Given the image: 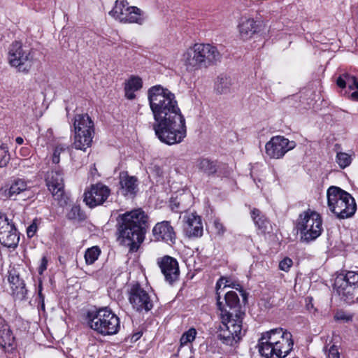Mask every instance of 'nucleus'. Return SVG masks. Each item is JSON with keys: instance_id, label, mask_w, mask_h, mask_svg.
I'll return each mask as SVG.
<instances>
[{"instance_id": "f257e3e1", "label": "nucleus", "mask_w": 358, "mask_h": 358, "mask_svg": "<svg viewBox=\"0 0 358 358\" xmlns=\"http://www.w3.org/2000/svg\"><path fill=\"white\" fill-rule=\"evenodd\" d=\"M148 99L155 120L152 128L158 139L169 145L181 143L187 136L186 122L175 94L157 85L148 90Z\"/></svg>"}, {"instance_id": "f03ea898", "label": "nucleus", "mask_w": 358, "mask_h": 358, "mask_svg": "<svg viewBox=\"0 0 358 358\" xmlns=\"http://www.w3.org/2000/svg\"><path fill=\"white\" fill-rule=\"evenodd\" d=\"M147 217L141 210L127 212L118 217V231L120 243L129 248V252L137 251L144 240Z\"/></svg>"}, {"instance_id": "7ed1b4c3", "label": "nucleus", "mask_w": 358, "mask_h": 358, "mask_svg": "<svg viewBox=\"0 0 358 358\" xmlns=\"http://www.w3.org/2000/svg\"><path fill=\"white\" fill-rule=\"evenodd\" d=\"M227 283L228 280L224 278H221L216 283L217 305L222 313H226L225 315L222 317L217 336L223 344L234 346L239 342L243 336V318L237 313L234 315L227 312L225 305L221 301L222 289L231 286Z\"/></svg>"}, {"instance_id": "20e7f679", "label": "nucleus", "mask_w": 358, "mask_h": 358, "mask_svg": "<svg viewBox=\"0 0 358 358\" xmlns=\"http://www.w3.org/2000/svg\"><path fill=\"white\" fill-rule=\"evenodd\" d=\"M293 345L291 333L282 328L263 333L258 343L259 352L266 358L285 357L292 350Z\"/></svg>"}, {"instance_id": "39448f33", "label": "nucleus", "mask_w": 358, "mask_h": 358, "mask_svg": "<svg viewBox=\"0 0 358 358\" xmlns=\"http://www.w3.org/2000/svg\"><path fill=\"white\" fill-rule=\"evenodd\" d=\"M327 197L329 209L338 218H349L355 213L357 204L355 199L340 187H330L327 189Z\"/></svg>"}, {"instance_id": "423d86ee", "label": "nucleus", "mask_w": 358, "mask_h": 358, "mask_svg": "<svg viewBox=\"0 0 358 358\" xmlns=\"http://www.w3.org/2000/svg\"><path fill=\"white\" fill-rule=\"evenodd\" d=\"M87 323L92 329L102 336L116 334L120 328L119 317L107 308L89 313Z\"/></svg>"}, {"instance_id": "0eeeda50", "label": "nucleus", "mask_w": 358, "mask_h": 358, "mask_svg": "<svg viewBox=\"0 0 358 358\" xmlns=\"http://www.w3.org/2000/svg\"><path fill=\"white\" fill-rule=\"evenodd\" d=\"M296 227L301 239L306 243L315 241L323 231L322 220L320 215L310 209L299 215Z\"/></svg>"}, {"instance_id": "6e6552de", "label": "nucleus", "mask_w": 358, "mask_h": 358, "mask_svg": "<svg viewBox=\"0 0 358 358\" xmlns=\"http://www.w3.org/2000/svg\"><path fill=\"white\" fill-rule=\"evenodd\" d=\"M74 146L78 150H85L92 141L94 133V123L87 114H78L75 116Z\"/></svg>"}, {"instance_id": "1a4fd4ad", "label": "nucleus", "mask_w": 358, "mask_h": 358, "mask_svg": "<svg viewBox=\"0 0 358 358\" xmlns=\"http://www.w3.org/2000/svg\"><path fill=\"white\" fill-rule=\"evenodd\" d=\"M7 59L11 66L24 73L31 69L34 60L31 50L19 41H15L9 46Z\"/></svg>"}, {"instance_id": "9d476101", "label": "nucleus", "mask_w": 358, "mask_h": 358, "mask_svg": "<svg viewBox=\"0 0 358 358\" xmlns=\"http://www.w3.org/2000/svg\"><path fill=\"white\" fill-rule=\"evenodd\" d=\"M109 14L115 20L124 23L142 24L141 10L136 6H130L127 0H117Z\"/></svg>"}, {"instance_id": "9b49d317", "label": "nucleus", "mask_w": 358, "mask_h": 358, "mask_svg": "<svg viewBox=\"0 0 358 358\" xmlns=\"http://www.w3.org/2000/svg\"><path fill=\"white\" fill-rule=\"evenodd\" d=\"M296 143L282 136H273L265 145L266 155L271 159H281L296 147Z\"/></svg>"}, {"instance_id": "f8f14e48", "label": "nucleus", "mask_w": 358, "mask_h": 358, "mask_svg": "<svg viewBox=\"0 0 358 358\" xmlns=\"http://www.w3.org/2000/svg\"><path fill=\"white\" fill-rule=\"evenodd\" d=\"M30 182L23 178H14L10 180L8 187L4 191V195L12 200H26L31 198L33 192Z\"/></svg>"}, {"instance_id": "ddd939ff", "label": "nucleus", "mask_w": 358, "mask_h": 358, "mask_svg": "<svg viewBox=\"0 0 358 358\" xmlns=\"http://www.w3.org/2000/svg\"><path fill=\"white\" fill-rule=\"evenodd\" d=\"M19 241L14 223L6 215H0V243L6 248H15Z\"/></svg>"}, {"instance_id": "4468645a", "label": "nucleus", "mask_w": 358, "mask_h": 358, "mask_svg": "<svg viewBox=\"0 0 358 358\" xmlns=\"http://www.w3.org/2000/svg\"><path fill=\"white\" fill-rule=\"evenodd\" d=\"M129 300L133 308L138 312H148L153 307L149 294L138 283L131 286Z\"/></svg>"}, {"instance_id": "2eb2a0df", "label": "nucleus", "mask_w": 358, "mask_h": 358, "mask_svg": "<svg viewBox=\"0 0 358 358\" xmlns=\"http://www.w3.org/2000/svg\"><path fill=\"white\" fill-rule=\"evenodd\" d=\"M110 189L106 185L98 182L92 185L85 192L84 201L86 205L90 208H94L102 205L109 197Z\"/></svg>"}, {"instance_id": "dca6fc26", "label": "nucleus", "mask_w": 358, "mask_h": 358, "mask_svg": "<svg viewBox=\"0 0 358 358\" xmlns=\"http://www.w3.org/2000/svg\"><path fill=\"white\" fill-rule=\"evenodd\" d=\"M63 176L64 173L59 167L48 171L45 175V181L48 189L57 200H60L64 193Z\"/></svg>"}, {"instance_id": "f3484780", "label": "nucleus", "mask_w": 358, "mask_h": 358, "mask_svg": "<svg viewBox=\"0 0 358 358\" xmlns=\"http://www.w3.org/2000/svg\"><path fill=\"white\" fill-rule=\"evenodd\" d=\"M201 68L215 64L221 58L217 48L209 43H195Z\"/></svg>"}, {"instance_id": "a211bd4d", "label": "nucleus", "mask_w": 358, "mask_h": 358, "mask_svg": "<svg viewBox=\"0 0 358 358\" xmlns=\"http://www.w3.org/2000/svg\"><path fill=\"white\" fill-rule=\"evenodd\" d=\"M157 264L167 282L172 285L178 280L180 269L178 262L175 258L166 255L159 259Z\"/></svg>"}, {"instance_id": "6ab92c4d", "label": "nucleus", "mask_w": 358, "mask_h": 358, "mask_svg": "<svg viewBox=\"0 0 358 358\" xmlns=\"http://www.w3.org/2000/svg\"><path fill=\"white\" fill-rule=\"evenodd\" d=\"M262 27V22L253 18L242 17L238 24L239 34L242 40L248 41L258 34Z\"/></svg>"}, {"instance_id": "aec40b11", "label": "nucleus", "mask_w": 358, "mask_h": 358, "mask_svg": "<svg viewBox=\"0 0 358 358\" xmlns=\"http://www.w3.org/2000/svg\"><path fill=\"white\" fill-rule=\"evenodd\" d=\"M198 55L195 44L183 51L180 57V62L186 71L193 73L202 69Z\"/></svg>"}, {"instance_id": "412c9836", "label": "nucleus", "mask_w": 358, "mask_h": 358, "mask_svg": "<svg viewBox=\"0 0 358 358\" xmlns=\"http://www.w3.org/2000/svg\"><path fill=\"white\" fill-rule=\"evenodd\" d=\"M152 233L157 241H164L169 244L173 243L176 239L173 228L168 221H162L156 224L152 229Z\"/></svg>"}, {"instance_id": "4be33fe9", "label": "nucleus", "mask_w": 358, "mask_h": 358, "mask_svg": "<svg viewBox=\"0 0 358 358\" xmlns=\"http://www.w3.org/2000/svg\"><path fill=\"white\" fill-rule=\"evenodd\" d=\"M120 193L126 197L134 198L137 192L138 181L136 177L129 176L127 172L120 173Z\"/></svg>"}, {"instance_id": "5701e85b", "label": "nucleus", "mask_w": 358, "mask_h": 358, "mask_svg": "<svg viewBox=\"0 0 358 358\" xmlns=\"http://www.w3.org/2000/svg\"><path fill=\"white\" fill-rule=\"evenodd\" d=\"M340 280H336L334 287L338 294L341 299L348 303H354L358 300V285L346 284V282H340Z\"/></svg>"}, {"instance_id": "b1692460", "label": "nucleus", "mask_w": 358, "mask_h": 358, "mask_svg": "<svg viewBox=\"0 0 358 358\" xmlns=\"http://www.w3.org/2000/svg\"><path fill=\"white\" fill-rule=\"evenodd\" d=\"M184 229L189 237H200L203 234V224L201 217L195 213L185 217Z\"/></svg>"}, {"instance_id": "393cba45", "label": "nucleus", "mask_w": 358, "mask_h": 358, "mask_svg": "<svg viewBox=\"0 0 358 358\" xmlns=\"http://www.w3.org/2000/svg\"><path fill=\"white\" fill-rule=\"evenodd\" d=\"M336 84L341 88L348 87L350 90H355L350 94V98L353 101H358V80L355 76L343 73L337 78Z\"/></svg>"}, {"instance_id": "a878e982", "label": "nucleus", "mask_w": 358, "mask_h": 358, "mask_svg": "<svg viewBox=\"0 0 358 358\" xmlns=\"http://www.w3.org/2000/svg\"><path fill=\"white\" fill-rule=\"evenodd\" d=\"M15 343V337L9 325L0 317V346L6 350L13 349Z\"/></svg>"}, {"instance_id": "bb28decb", "label": "nucleus", "mask_w": 358, "mask_h": 358, "mask_svg": "<svg viewBox=\"0 0 358 358\" xmlns=\"http://www.w3.org/2000/svg\"><path fill=\"white\" fill-rule=\"evenodd\" d=\"M142 87V80L138 76H131L125 83V96L128 99L136 97L135 92Z\"/></svg>"}, {"instance_id": "cd10ccee", "label": "nucleus", "mask_w": 358, "mask_h": 358, "mask_svg": "<svg viewBox=\"0 0 358 358\" xmlns=\"http://www.w3.org/2000/svg\"><path fill=\"white\" fill-rule=\"evenodd\" d=\"M8 281L14 293L24 296L26 292L25 284L18 275L10 273L8 277Z\"/></svg>"}, {"instance_id": "c85d7f7f", "label": "nucleus", "mask_w": 358, "mask_h": 358, "mask_svg": "<svg viewBox=\"0 0 358 358\" xmlns=\"http://www.w3.org/2000/svg\"><path fill=\"white\" fill-rule=\"evenodd\" d=\"M232 85L231 78L227 76H218L215 84V89L220 94H227L230 92Z\"/></svg>"}, {"instance_id": "c756f323", "label": "nucleus", "mask_w": 358, "mask_h": 358, "mask_svg": "<svg viewBox=\"0 0 358 358\" xmlns=\"http://www.w3.org/2000/svg\"><path fill=\"white\" fill-rule=\"evenodd\" d=\"M251 215L255 225L263 232H265L269 224V222L265 216L258 209H253Z\"/></svg>"}, {"instance_id": "7c9ffc66", "label": "nucleus", "mask_w": 358, "mask_h": 358, "mask_svg": "<svg viewBox=\"0 0 358 358\" xmlns=\"http://www.w3.org/2000/svg\"><path fill=\"white\" fill-rule=\"evenodd\" d=\"M101 255V250L98 246L87 248L85 252V260L87 265L94 264Z\"/></svg>"}, {"instance_id": "2f4dec72", "label": "nucleus", "mask_w": 358, "mask_h": 358, "mask_svg": "<svg viewBox=\"0 0 358 358\" xmlns=\"http://www.w3.org/2000/svg\"><path fill=\"white\" fill-rule=\"evenodd\" d=\"M66 217L69 220L73 221H82L85 218V214L82 212L80 206H72L70 210L68 212Z\"/></svg>"}, {"instance_id": "473e14b6", "label": "nucleus", "mask_w": 358, "mask_h": 358, "mask_svg": "<svg viewBox=\"0 0 358 358\" xmlns=\"http://www.w3.org/2000/svg\"><path fill=\"white\" fill-rule=\"evenodd\" d=\"M352 160V156L346 152H338L336 154V162L338 164L341 169H343L350 166Z\"/></svg>"}, {"instance_id": "72a5a7b5", "label": "nucleus", "mask_w": 358, "mask_h": 358, "mask_svg": "<svg viewBox=\"0 0 358 358\" xmlns=\"http://www.w3.org/2000/svg\"><path fill=\"white\" fill-rule=\"evenodd\" d=\"M197 167L208 175L214 173L216 171V168L213 162L207 159H200L197 163Z\"/></svg>"}, {"instance_id": "f704fd0d", "label": "nucleus", "mask_w": 358, "mask_h": 358, "mask_svg": "<svg viewBox=\"0 0 358 358\" xmlns=\"http://www.w3.org/2000/svg\"><path fill=\"white\" fill-rule=\"evenodd\" d=\"M225 305L230 308H235L239 303V298L234 291H228L224 294Z\"/></svg>"}, {"instance_id": "c9c22d12", "label": "nucleus", "mask_w": 358, "mask_h": 358, "mask_svg": "<svg viewBox=\"0 0 358 358\" xmlns=\"http://www.w3.org/2000/svg\"><path fill=\"white\" fill-rule=\"evenodd\" d=\"M10 159L7 145L0 141V168L6 166Z\"/></svg>"}, {"instance_id": "e433bc0d", "label": "nucleus", "mask_w": 358, "mask_h": 358, "mask_svg": "<svg viewBox=\"0 0 358 358\" xmlns=\"http://www.w3.org/2000/svg\"><path fill=\"white\" fill-rule=\"evenodd\" d=\"M340 282H346L354 286L358 285V273L355 271H348L343 278H337Z\"/></svg>"}, {"instance_id": "4c0bfd02", "label": "nucleus", "mask_w": 358, "mask_h": 358, "mask_svg": "<svg viewBox=\"0 0 358 358\" xmlns=\"http://www.w3.org/2000/svg\"><path fill=\"white\" fill-rule=\"evenodd\" d=\"M196 336V331L194 328H191L183 333L180 340V346H184L187 343H192L195 339Z\"/></svg>"}, {"instance_id": "58836bf2", "label": "nucleus", "mask_w": 358, "mask_h": 358, "mask_svg": "<svg viewBox=\"0 0 358 358\" xmlns=\"http://www.w3.org/2000/svg\"><path fill=\"white\" fill-rule=\"evenodd\" d=\"M66 147L64 145H57L52 154V160L54 164H58L59 162V156L60 154L66 150Z\"/></svg>"}, {"instance_id": "ea45409f", "label": "nucleus", "mask_w": 358, "mask_h": 358, "mask_svg": "<svg viewBox=\"0 0 358 358\" xmlns=\"http://www.w3.org/2000/svg\"><path fill=\"white\" fill-rule=\"evenodd\" d=\"M324 351L326 353L327 358H340V353L337 346L332 345L329 349L324 347Z\"/></svg>"}, {"instance_id": "a19ab883", "label": "nucleus", "mask_w": 358, "mask_h": 358, "mask_svg": "<svg viewBox=\"0 0 358 358\" xmlns=\"http://www.w3.org/2000/svg\"><path fill=\"white\" fill-rule=\"evenodd\" d=\"M292 265V260L289 257H285L279 262V269L285 272H288Z\"/></svg>"}, {"instance_id": "79ce46f5", "label": "nucleus", "mask_w": 358, "mask_h": 358, "mask_svg": "<svg viewBox=\"0 0 358 358\" xmlns=\"http://www.w3.org/2000/svg\"><path fill=\"white\" fill-rule=\"evenodd\" d=\"M334 320L336 321L349 322L352 320V315L346 313L343 311H338L334 315Z\"/></svg>"}, {"instance_id": "37998d69", "label": "nucleus", "mask_w": 358, "mask_h": 358, "mask_svg": "<svg viewBox=\"0 0 358 358\" xmlns=\"http://www.w3.org/2000/svg\"><path fill=\"white\" fill-rule=\"evenodd\" d=\"M38 229L37 220H33L32 223L27 229V235L29 238H32L36 233Z\"/></svg>"}, {"instance_id": "c03bdc74", "label": "nucleus", "mask_w": 358, "mask_h": 358, "mask_svg": "<svg viewBox=\"0 0 358 358\" xmlns=\"http://www.w3.org/2000/svg\"><path fill=\"white\" fill-rule=\"evenodd\" d=\"M170 208L172 211L176 213H181L182 209L180 208V202L177 201V199L171 200L170 203ZM182 210H184L182 208Z\"/></svg>"}, {"instance_id": "a18cd8bd", "label": "nucleus", "mask_w": 358, "mask_h": 358, "mask_svg": "<svg viewBox=\"0 0 358 358\" xmlns=\"http://www.w3.org/2000/svg\"><path fill=\"white\" fill-rule=\"evenodd\" d=\"M48 262V261L47 257L45 256H43L41 258V263L38 267V273L40 275H42L43 272L47 269Z\"/></svg>"}, {"instance_id": "49530a36", "label": "nucleus", "mask_w": 358, "mask_h": 358, "mask_svg": "<svg viewBox=\"0 0 358 358\" xmlns=\"http://www.w3.org/2000/svg\"><path fill=\"white\" fill-rule=\"evenodd\" d=\"M214 225H215L216 230L217 231V232L219 234H222L224 231L223 224L221 222H220L219 221L215 220L214 222Z\"/></svg>"}, {"instance_id": "de8ad7c7", "label": "nucleus", "mask_w": 358, "mask_h": 358, "mask_svg": "<svg viewBox=\"0 0 358 358\" xmlns=\"http://www.w3.org/2000/svg\"><path fill=\"white\" fill-rule=\"evenodd\" d=\"M38 296H39V299L41 302V308H42V309L44 310V308H45L44 296L42 294V285L41 283L39 284V286H38Z\"/></svg>"}, {"instance_id": "09e8293b", "label": "nucleus", "mask_w": 358, "mask_h": 358, "mask_svg": "<svg viewBox=\"0 0 358 358\" xmlns=\"http://www.w3.org/2000/svg\"><path fill=\"white\" fill-rule=\"evenodd\" d=\"M15 142L18 145H22L24 142V139L22 137L19 136L15 138Z\"/></svg>"}, {"instance_id": "8fccbe9b", "label": "nucleus", "mask_w": 358, "mask_h": 358, "mask_svg": "<svg viewBox=\"0 0 358 358\" xmlns=\"http://www.w3.org/2000/svg\"><path fill=\"white\" fill-rule=\"evenodd\" d=\"M189 358H193V357H189Z\"/></svg>"}]
</instances>
